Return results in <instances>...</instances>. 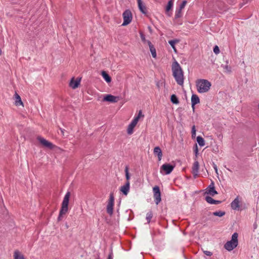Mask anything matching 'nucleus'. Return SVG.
<instances>
[{"label": "nucleus", "instance_id": "nucleus-1", "mask_svg": "<svg viewBox=\"0 0 259 259\" xmlns=\"http://www.w3.org/2000/svg\"><path fill=\"white\" fill-rule=\"evenodd\" d=\"M172 75L177 83L182 86L184 84V77L183 71L177 61H175L171 66Z\"/></svg>", "mask_w": 259, "mask_h": 259}, {"label": "nucleus", "instance_id": "nucleus-2", "mask_svg": "<svg viewBox=\"0 0 259 259\" xmlns=\"http://www.w3.org/2000/svg\"><path fill=\"white\" fill-rule=\"evenodd\" d=\"M196 87L198 93H204L208 92L211 87V83L206 79H200L196 81Z\"/></svg>", "mask_w": 259, "mask_h": 259}, {"label": "nucleus", "instance_id": "nucleus-3", "mask_svg": "<svg viewBox=\"0 0 259 259\" xmlns=\"http://www.w3.org/2000/svg\"><path fill=\"white\" fill-rule=\"evenodd\" d=\"M238 235L237 233H234L231 237V240L227 241L224 244V248L228 251H230L236 248L238 244Z\"/></svg>", "mask_w": 259, "mask_h": 259}, {"label": "nucleus", "instance_id": "nucleus-4", "mask_svg": "<svg viewBox=\"0 0 259 259\" xmlns=\"http://www.w3.org/2000/svg\"><path fill=\"white\" fill-rule=\"evenodd\" d=\"M70 196V193L69 192H68L66 193L63 198V200L62 203L61 208L60 210L59 215L58 218L59 221L61 220L62 215L65 214L68 211Z\"/></svg>", "mask_w": 259, "mask_h": 259}, {"label": "nucleus", "instance_id": "nucleus-5", "mask_svg": "<svg viewBox=\"0 0 259 259\" xmlns=\"http://www.w3.org/2000/svg\"><path fill=\"white\" fill-rule=\"evenodd\" d=\"M175 165L170 164H163L160 168V172L162 175H168L174 170Z\"/></svg>", "mask_w": 259, "mask_h": 259}, {"label": "nucleus", "instance_id": "nucleus-6", "mask_svg": "<svg viewBox=\"0 0 259 259\" xmlns=\"http://www.w3.org/2000/svg\"><path fill=\"white\" fill-rule=\"evenodd\" d=\"M123 22L122 26H126L130 24L132 20V14L130 10H126L122 14Z\"/></svg>", "mask_w": 259, "mask_h": 259}, {"label": "nucleus", "instance_id": "nucleus-7", "mask_svg": "<svg viewBox=\"0 0 259 259\" xmlns=\"http://www.w3.org/2000/svg\"><path fill=\"white\" fill-rule=\"evenodd\" d=\"M153 197L155 203L158 204L161 200L159 187L155 186L153 188Z\"/></svg>", "mask_w": 259, "mask_h": 259}, {"label": "nucleus", "instance_id": "nucleus-8", "mask_svg": "<svg viewBox=\"0 0 259 259\" xmlns=\"http://www.w3.org/2000/svg\"><path fill=\"white\" fill-rule=\"evenodd\" d=\"M114 203V198L113 194L111 193L109 196V198L108 201V204L107 205V212L110 214L112 215L113 213V206Z\"/></svg>", "mask_w": 259, "mask_h": 259}, {"label": "nucleus", "instance_id": "nucleus-9", "mask_svg": "<svg viewBox=\"0 0 259 259\" xmlns=\"http://www.w3.org/2000/svg\"><path fill=\"white\" fill-rule=\"evenodd\" d=\"M38 141L40 142V143L44 147L48 148L50 149H54L56 146L54 145L52 143L47 141L45 139L41 137H37Z\"/></svg>", "mask_w": 259, "mask_h": 259}, {"label": "nucleus", "instance_id": "nucleus-10", "mask_svg": "<svg viewBox=\"0 0 259 259\" xmlns=\"http://www.w3.org/2000/svg\"><path fill=\"white\" fill-rule=\"evenodd\" d=\"M119 100V97L109 94L106 95L103 99L104 101H107L111 103H116Z\"/></svg>", "mask_w": 259, "mask_h": 259}, {"label": "nucleus", "instance_id": "nucleus-11", "mask_svg": "<svg viewBox=\"0 0 259 259\" xmlns=\"http://www.w3.org/2000/svg\"><path fill=\"white\" fill-rule=\"evenodd\" d=\"M205 193L211 196H213L218 194V192L214 189V183L213 182H211L208 188L206 189Z\"/></svg>", "mask_w": 259, "mask_h": 259}, {"label": "nucleus", "instance_id": "nucleus-12", "mask_svg": "<svg viewBox=\"0 0 259 259\" xmlns=\"http://www.w3.org/2000/svg\"><path fill=\"white\" fill-rule=\"evenodd\" d=\"M137 119V118H134L128 125L127 129V133L128 135H131L133 134L134 128L138 122Z\"/></svg>", "mask_w": 259, "mask_h": 259}, {"label": "nucleus", "instance_id": "nucleus-13", "mask_svg": "<svg viewBox=\"0 0 259 259\" xmlns=\"http://www.w3.org/2000/svg\"><path fill=\"white\" fill-rule=\"evenodd\" d=\"M199 169V162L197 161H195L192 167V173L194 178H196L198 177Z\"/></svg>", "mask_w": 259, "mask_h": 259}, {"label": "nucleus", "instance_id": "nucleus-14", "mask_svg": "<svg viewBox=\"0 0 259 259\" xmlns=\"http://www.w3.org/2000/svg\"><path fill=\"white\" fill-rule=\"evenodd\" d=\"M130 182H126V183L120 187V191L125 195H127L130 191Z\"/></svg>", "mask_w": 259, "mask_h": 259}, {"label": "nucleus", "instance_id": "nucleus-15", "mask_svg": "<svg viewBox=\"0 0 259 259\" xmlns=\"http://www.w3.org/2000/svg\"><path fill=\"white\" fill-rule=\"evenodd\" d=\"M240 201L239 197L237 196L231 203V207L234 210H239L240 205Z\"/></svg>", "mask_w": 259, "mask_h": 259}, {"label": "nucleus", "instance_id": "nucleus-16", "mask_svg": "<svg viewBox=\"0 0 259 259\" xmlns=\"http://www.w3.org/2000/svg\"><path fill=\"white\" fill-rule=\"evenodd\" d=\"M80 79L74 80V78H72L70 82L69 85L73 89H75L78 87L80 84Z\"/></svg>", "mask_w": 259, "mask_h": 259}, {"label": "nucleus", "instance_id": "nucleus-17", "mask_svg": "<svg viewBox=\"0 0 259 259\" xmlns=\"http://www.w3.org/2000/svg\"><path fill=\"white\" fill-rule=\"evenodd\" d=\"M200 102V100L198 96L196 95L193 94L191 97V104L192 107L194 109L195 105Z\"/></svg>", "mask_w": 259, "mask_h": 259}, {"label": "nucleus", "instance_id": "nucleus-18", "mask_svg": "<svg viewBox=\"0 0 259 259\" xmlns=\"http://www.w3.org/2000/svg\"><path fill=\"white\" fill-rule=\"evenodd\" d=\"M153 153L154 155H157L158 158V160L160 161L162 157V153L161 149L159 147H156L154 149Z\"/></svg>", "mask_w": 259, "mask_h": 259}, {"label": "nucleus", "instance_id": "nucleus-19", "mask_svg": "<svg viewBox=\"0 0 259 259\" xmlns=\"http://www.w3.org/2000/svg\"><path fill=\"white\" fill-rule=\"evenodd\" d=\"M15 98V104L16 106H18L22 105L23 106V103L21 100L20 96L16 92L14 95Z\"/></svg>", "mask_w": 259, "mask_h": 259}, {"label": "nucleus", "instance_id": "nucleus-20", "mask_svg": "<svg viewBox=\"0 0 259 259\" xmlns=\"http://www.w3.org/2000/svg\"><path fill=\"white\" fill-rule=\"evenodd\" d=\"M205 200L208 203L213 204H218L221 202V201L214 200L213 198H212L210 196H206Z\"/></svg>", "mask_w": 259, "mask_h": 259}, {"label": "nucleus", "instance_id": "nucleus-21", "mask_svg": "<svg viewBox=\"0 0 259 259\" xmlns=\"http://www.w3.org/2000/svg\"><path fill=\"white\" fill-rule=\"evenodd\" d=\"M138 7L142 13L143 14L146 13V8L145 6L143 4L142 0H137Z\"/></svg>", "mask_w": 259, "mask_h": 259}, {"label": "nucleus", "instance_id": "nucleus-22", "mask_svg": "<svg viewBox=\"0 0 259 259\" xmlns=\"http://www.w3.org/2000/svg\"><path fill=\"white\" fill-rule=\"evenodd\" d=\"M14 259H25L24 256L18 250H15L14 253Z\"/></svg>", "mask_w": 259, "mask_h": 259}, {"label": "nucleus", "instance_id": "nucleus-23", "mask_svg": "<svg viewBox=\"0 0 259 259\" xmlns=\"http://www.w3.org/2000/svg\"><path fill=\"white\" fill-rule=\"evenodd\" d=\"M101 74H102L103 77L104 78V79L105 80V81L109 83V82H111V77L105 71H103L102 72Z\"/></svg>", "mask_w": 259, "mask_h": 259}, {"label": "nucleus", "instance_id": "nucleus-24", "mask_svg": "<svg viewBox=\"0 0 259 259\" xmlns=\"http://www.w3.org/2000/svg\"><path fill=\"white\" fill-rule=\"evenodd\" d=\"M197 142L200 146H203L205 145V141L203 138L200 136L197 137Z\"/></svg>", "mask_w": 259, "mask_h": 259}, {"label": "nucleus", "instance_id": "nucleus-25", "mask_svg": "<svg viewBox=\"0 0 259 259\" xmlns=\"http://www.w3.org/2000/svg\"><path fill=\"white\" fill-rule=\"evenodd\" d=\"M171 102L175 104H178L179 103V101L176 95L173 94L170 97Z\"/></svg>", "mask_w": 259, "mask_h": 259}, {"label": "nucleus", "instance_id": "nucleus-26", "mask_svg": "<svg viewBox=\"0 0 259 259\" xmlns=\"http://www.w3.org/2000/svg\"><path fill=\"white\" fill-rule=\"evenodd\" d=\"M179 42V40L178 39H174V40H170L168 41V43L169 45L171 46L172 49L174 50L175 52H176V49L175 48V44L176 43H178Z\"/></svg>", "mask_w": 259, "mask_h": 259}, {"label": "nucleus", "instance_id": "nucleus-27", "mask_svg": "<svg viewBox=\"0 0 259 259\" xmlns=\"http://www.w3.org/2000/svg\"><path fill=\"white\" fill-rule=\"evenodd\" d=\"M150 52L151 53V54L152 55V57L154 58H156V51L153 45L150 46V47H149Z\"/></svg>", "mask_w": 259, "mask_h": 259}, {"label": "nucleus", "instance_id": "nucleus-28", "mask_svg": "<svg viewBox=\"0 0 259 259\" xmlns=\"http://www.w3.org/2000/svg\"><path fill=\"white\" fill-rule=\"evenodd\" d=\"M173 6V2L171 0L168 1L167 5L166 7V12H168L172 7Z\"/></svg>", "mask_w": 259, "mask_h": 259}, {"label": "nucleus", "instance_id": "nucleus-29", "mask_svg": "<svg viewBox=\"0 0 259 259\" xmlns=\"http://www.w3.org/2000/svg\"><path fill=\"white\" fill-rule=\"evenodd\" d=\"M212 214L214 216L222 217L225 214V212L223 211H215L212 213Z\"/></svg>", "mask_w": 259, "mask_h": 259}, {"label": "nucleus", "instance_id": "nucleus-30", "mask_svg": "<svg viewBox=\"0 0 259 259\" xmlns=\"http://www.w3.org/2000/svg\"><path fill=\"white\" fill-rule=\"evenodd\" d=\"M182 9L180 8L177 9L175 13V18H178L182 16Z\"/></svg>", "mask_w": 259, "mask_h": 259}, {"label": "nucleus", "instance_id": "nucleus-31", "mask_svg": "<svg viewBox=\"0 0 259 259\" xmlns=\"http://www.w3.org/2000/svg\"><path fill=\"white\" fill-rule=\"evenodd\" d=\"M125 178L126 179V182H130V176L128 172V167L127 166H125Z\"/></svg>", "mask_w": 259, "mask_h": 259}, {"label": "nucleus", "instance_id": "nucleus-32", "mask_svg": "<svg viewBox=\"0 0 259 259\" xmlns=\"http://www.w3.org/2000/svg\"><path fill=\"white\" fill-rule=\"evenodd\" d=\"M153 217V214L152 211L148 212L146 214V220H147V222L148 223H150L151 219H152Z\"/></svg>", "mask_w": 259, "mask_h": 259}, {"label": "nucleus", "instance_id": "nucleus-33", "mask_svg": "<svg viewBox=\"0 0 259 259\" xmlns=\"http://www.w3.org/2000/svg\"><path fill=\"white\" fill-rule=\"evenodd\" d=\"M222 67L225 70V72L227 73H230L231 71V69L230 66L227 65H222Z\"/></svg>", "mask_w": 259, "mask_h": 259}, {"label": "nucleus", "instance_id": "nucleus-34", "mask_svg": "<svg viewBox=\"0 0 259 259\" xmlns=\"http://www.w3.org/2000/svg\"><path fill=\"white\" fill-rule=\"evenodd\" d=\"M213 52L215 54H218L220 53V49L218 46H214L213 49Z\"/></svg>", "mask_w": 259, "mask_h": 259}, {"label": "nucleus", "instance_id": "nucleus-35", "mask_svg": "<svg viewBox=\"0 0 259 259\" xmlns=\"http://www.w3.org/2000/svg\"><path fill=\"white\" fill-rule=\"evenodd\" d=\"M186 4H187V1H183L182 2V4L180 5L179 8H180V9L183 10L185 8V7Z\"/></svg>", "mask_w": 259, "mask_h": 259}, {"label": "nucleus", "instance_id": "nucleus-36", "mask_svg": "<svg viewBox=\"0 0 259 259\" xmlns=\"http://www.w3.org/2000/svg\"><path fill=\"white\" fill-rule=\"evenodd\" d=\"M141 117H144V115L142 114V112L141 110H140V111H139L138 115L137 116L135 117L134 118H137L138 121H139L140 118Z\"/></svg>", "mask_w": 259, "mask_h": 259}, {"label": "nucleus", "instance_id": "nucleus-37", "mask_svg": "<svg viewBox=\"0 0 259 259\" xmlns=\"http://www.w3.org/2000/svg\"><path fill=\"white\" fill-rule=\"evenodd\" d=\"M196 135V129L195 126L193 125L192 127V137L195 136Z\"/></svg>", "mask_w": 259, "mask_h": 259}, {"label": "nucleus", "instance_id": "nucleus-38", "mask_svg": "<svg viewBox=\"0 0 259 259\" xmlns=\"http://www.w3.org/2000/svg\"><path fill=\"white\" fill-rule=\"evenodd\" d=\"M140 36H141V39L144 42H146V41H147V40L145 38V37L144 36V35L141 33H140Z\"/></svg>", "mask_w": 259, "mask_h": 259}, {"label": "nucleus", "instance_id": "nucleus-39", "mask_svg": "<svg viewBox=\"0 0 259 259\" xmlns=\"http://www.w3.org/2000/svg\"><path fill=\"white\" fill-rule=\"evenodd\" d=\"M204 253L207 256H211L212 254V252L209 251H204Z\"/></svg>", "mask_w": 259, "mask_h": 259}, {"label": "nucleus", "instance_id": "nucleus-40", "mask_svg": "<svg viewBox=\"0 0 259 259\" xmlns=\"http://www.w3.org/2000/svg\"><path fill=\"white\" fill-rule=\"evenodd\" d=\"M213 168H214V170H215V172H216L217 173H218V167H217V165H216V164H213Z\"/></svg>", "mask_w": 259, "mask_h": 259}, {"label": "nucleus", "instance_id": "nucleus-41", "mask_svg": "<svg viewBox=\"0 0 259 259\" xmlns=\"http://www.w3.org/2000/svg\"><path fill=\"white\" fill-rule=\"evenodd\" d=\"M145 43H147L149 47H150V46L153 45L152 44V43L151 42V41L148 40H147V41H146Z\"/></svg>", "mask_w": 259, "mask_h": 259}, {"label": "nucleus", "instance_id": "nucleus-42", "mask_svg": "<svg viewBox=\"0 0 259 259\" xmlns=\"http://www.w3.org/2000/svg\"><path fill=\"white\" fill-rule=\"evenodd\" d=\"M108 259H112L111 255H109Z\"/></svg>", "mask_w": 259, "mask_h": 259}, {"label": "nucleus", "instance_id": "nucleus-43", "mask_svg": "<svg viewBox=\"0 0 259 259\" xmlns=\"http://www.w3.org/2000/svg\"><path fill=\"white\" fill-rule=\"evenodd\" d=\"M197 149L196 148V153H197Z\"/></svg>", "mask_w": 259, "mask_h": 259}]
</instances>
